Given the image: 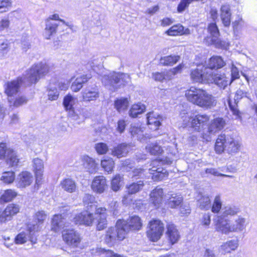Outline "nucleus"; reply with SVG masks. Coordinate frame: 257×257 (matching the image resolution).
<instances>
[{
  "instance_id": "22",
  "label": "nucleus",
  "mask_w": 257,
  "mask_h": 257,
  "mask_svg": "<svg viewBox=\"0 0 257 257\" xmlns=\"http://www.w3.org/2000/svg\"><path fill=\"white\" fill-rule=\"evenodd\" d=\"M144 185L145 184L144 182L141 180L127 185L125 187V188L128 194L124 196L122 202L124 203H127L126 199L128 197V195L135 194L141 191L144 188Z\"/></svg>"
},
{
  "instance_id": "6",
  "label": "nucleus",
  "mask_w": 257,
  "mask_h": 257,
  "mask_svg": "<svg viewBox=\"0 0 257 257\" xmlns=\"http://www.w3.org/2000/svg\"><path fill=\"white\" fill-rule=\"evenodd\" d=\"M149 229L147 231L148 238L152 241H158L164 231V225L159 220H153L149 223Z\"/></svg>"
},
{
  "instance_id": "5",
  "label": "nucleus",
  "mask_w": 257,
  "mask_h": 257,
  "mask_svg": "<svg viewBox=\"0 0 257 257\" xmlns=\"http://www.w3.org/2000/svg\"><path fill=\"white\" fill-rule=\"evenodd\" d=\"M126 234L122 227H118L117 221L114 227L108 228L106 231L104 240L106 244L113 245L117 241L122 240L125 238Z\"/></svg>"
},
{
  "instance_id": "57",
  "label": "nucleus",
  "mask_w": 257,
  "mask_h": 257,
  "mask_svg": "<svg viewBox=\"0 0 257 257\" xmlns=\"http://www.w3.org/2000/svg\"><path fill=\"white\" fill-rule=\"evenodd\" d=\"M9 102H10V106H14L18 107L23 104L26 103L27 102V99L24 96L18 97L16 98L15 101L13 102L10 98L8 99Z\"/></svg>"
},
{
  "instance_id": "31",
  "label": "nucleus",
  "mask_w": 257,
  "mask_h": 257,
  "mask_svg": "<svg viewBox=\"0 0 257 257\" xmlns=\"http://www.w3.org/2000/svg\"><path fill=\"white\" fill-rule=\"evenodd\" d=\"M148 124L151 129L157 130L161 124L162 117L156 113L150 112L147 114Z\"/></svg>"
},
{
  "instance_id": "25",
  "label": "nucleus",
  "mask_w": 257,
  "mask_h": 257,
  "mask_svg": "<svg viewBox=\"0 0 257 257\" xmlns=\"http://www.w3.org/2000/svg\"><path fill=\"white\" fill-rule=\"evenodd\" d=\"M220 17L222 23L225 27H228L230 24L231 13L229 5H223L220 8Z\"/></svg>"
},
{
  "instance_id": "29",
  "label": "nucleus",
  "mask_w": 257,
  "mask_h": 257,
  "mask_svg": "<svg viewBox=\"0 0 257 257\" xmlns=\"http://www.w3.org/2000/svg\"><path fill=\"white\" fill-rule=\"evenodd\" d=\"M225 148L227 152L232 155L238 152L240 145L238 141L228 136L226 138Z\"/></svg>"
},
{
  "instance_id": "12",
  "label": "nucleus",
  "mask_w": 257,
  "mask_h": 257,
  "mask_svg": "<svg viewBox=\"0 0 257 257\" xmlns=\"http://www.w3.org/2000/svg\"><path fill=\"white\" fill-rule=\"evenodd\" d=\"M20 209V206L14 203L9 204L3 211L0 209V222L5 223L11 220L19 212Z\"/></svg>"
},
{
  "instance_id": "23",
  "label": "nucleus",
  "mask_w": 257,
  "mask_h": 257,
  "mask_svg": "<svg viewBox=\"0 0 257 257\" xmlns=\"http://www.w3.org/2000/svg\"><path fill=\"white\" fill-rule=\"evenodd\" d=\"M238 246V241L237 239H231L222 243L219 246L218 251L222 254L230 253L235 250Z\"/></svg>"
},
{
  "instance_id": "1",
  "label": "nucleus",
  "mask_w": 257,
  "mask_h": 257,
  "mask_svg": "<svg viewBox=\"0 0 257 257\" xmlns=\"http://www.w3.org/2000/svg\"><path fill=\"white\" fill-rule=\"evenodd\" d=\"M187 99L199 107L208 108L215 106L216 100L206 90L195 87H191L185 91Z\"/></svg>"
},
{
  "instance_id": "15",
  "label": "nucleus",
  "mask_w": 257,
  "mask_h": 257,
  "mask_svg": "<svg viewBox=\"0 0 257 257\" xmlns=\"http://www.w3.org/2000/svg\"><path fill=\"white\" fill-rule=\"evenodd\" d=\"M108 188L106 180L103 176H96L93 179L91 188L92 190L97 194L103 193Z\"/></svg>"
},
{
  "instance_id": "19",
  "label": "nucleus",
  "mask_w": 257,
  "mask_h": 257,
  "mask_svg": "<svg viewBox=\"0 0 257 257\" xmlns=\"http://www.w3.org/2000/svg\"><path fill=\"white\" fill-rule=\"evenodd\" d=\"M82 100L84 102L94 101L99 98L100 93L97 86L87 87L81 92Z\"/></svg>"
},
{
  "instance_id": "56",
  "label": "nucleus",
  "mask_w": 257,
  "mask_h": 257,
  "mask_svg": "<svg viewBox=\"0 0 257 257\" xmlns=\"http://www.w3.org/2000/svg\"><path fill=\"white\" fill-rule=\"evenodd\" d=\"M107 217H96V229L102 230L106 228L107 225Z\"/></svg>"
},
{
  "instance_id": "41",
  "label": "nucleus",
  "mask_w": 257,
  "mask_h": 257,
  "mask_svg": "<svg viewBox=\"0 0 257 257\" xmlns=\"http://www.w3.org/2000/svg\"><path fill=\"white\" fill-rule=\"evenodd\" d=\"M198 202L199 207L201 209L208 210L211 207L210 199L208 195L201 194Z\"/></svg>"
},
{
  "instance_id": "21",
  "label": "nucleus",
  "mask_w": 257,
  "mask_h": 257,
  "mask_svg": "<svg viewBox=\"0 0 257 257\" xmlns=\"http://www.w3.org/2000/svg\"><path fill=\"white\" fill-rule=\"evenodd\" d=\"M34 172L36 177V183L39 184L43 179L44 172V163L43 161L39 158H35L33 160Z\"/></svg>"
},
{
  "instance_id": "14",
  "label": "nucleus",
  "mask_w": 257,
  "mask_h": 257,
  "mask_svg": "<svg viewBox=\"0 0 257 257\" xmlns=\"http://www.w3.org/2000/svg\"><path fill=\"white\" fill-rule=\"evenodd\" d=\"M33 176L30 172L24 171L21 172L17 176L16 185L18 188H25L32 183Z\"/></svg>"
},
{
  "instance_id": "33",
  "label": "nucleus",
  "mask_w": 257,
  "mask_h": 257,
  "mask_svg": "<svg viewBox=\"0 0 257 257\" xmlns=\"http://www.w3.org/2000/svg\"><path fill=\"white\" fill-rule=\"evenodd\" d=\"M52 230L58 232L65 226V219L61 214L54 215L52 220Z\"/></svg>"
},
{
  "instance_id": "60",
  "label": "nucleus",
  "mask_w": 257,
  "mask_h": 257,
  "mask_svg": "<svg viewBox=\"0 0 257 257\" xmlns=\"http://www.w3.org/2000/svg\"><path fill=\"white\" fill-rule=\"evenodd\" d=\"M210 43L215 45L218 48H224L227 46V43L225 41H221L218 38H211Z\"/></svg>"
},
{
  "instance_id": "55",
  "label": "nucleus",
  "mask_w": 257,
  "mask_h": 257,
  "mask_svg": "<svg viewBox=\"0 0 257 257\" xmlns=\"http://www.w3.org/2000/svg\"><path fill=\"white\" fill-rule=\"evenodd\" d=\"M47 214L43 210H40L35 213L34 219L39 224H42L47 217Z\"/></svg>"
},
{
  "instance_id": "64",
  "label": "nucleus",
  "mask_w": 257,
  "mask_h": 257,
  "mask_svg": "<svg viewBox=\"0 0 257 257\" xmlns=\"http://www.w3.org/2000/svg\"><path fill=\"white\" fill-rule=\"evenodd\" d=\"M95 197L91 194H85L82 198L83 202L84 205H89L95 202Z\"/></svg>"
},
{
  "instance_id": "10",
  "label": "nucleus",
  "mask_w": 257,
  "mask_h": 257,
  "mask_svg": "<svg viewBox=\"0 0 257 257\" xmlns=\"http://www.w3.org/2000/svg\"><path fill=\"white\" fill-rule=\"evenodd\" d=\"M117 225L119 227H122L126 234L131 230H139L142 226V223L141 218L139 216H133L131 217L127 221L118 220Z\"/></svg>"
},
{
  "instance_id": "35",
  "label": "nucleus",
  "mask_w": 257,
  "mask_h": 257,
  "mask_svg": "<svg viewBox=\"0 0 257 257\" xmlns=\"http://www.w3.org/2000/svg\"><path fill=\"white\" fill-rule=\"evenodd\" d=\"M128 152L127 145L125 144H121L111 150V155L120 158L125 157Z\"/></svg>"
},
{
  "instance_id": "36",
  "label": "nucleus",
  "mask_w": 257,
  "mask_h": 257,
  "mask_svg": "<svg viewBox=\"0 0 257 257\" xmlns=\"http://www.w3.org/2000/svg\"><path fill=\"white\" fill-rule=\"evenodd\" d=\"M226 138L224 135H221L217 138L215 145V151L217 154H221L224 151L226 145Z\"/></svg>"
},
{
  "instance_id": "11",
  "label": "nucleus",
  "mask_w": 257,
  "mask_h": 257,
  "mask_svg": "<svg viewBox=\"0 0 257 257\" xmlns=\"http://www.w3.org/2000/svg\"><path fill=\"white\" fill-rule=\"evenodd\" d=\"M62 237L65 243L72 247H78L81 240L79 233L74 229H64Z\"/></svg>"
},
{
  "instance_id": "59",
  "label": "nucleus",
  "mask_w": 257,
  "mask_h": 257,
  "mask_svg": "<svg viewBox=\"0 0 257 257\" xmlns=\"http://www.w3.org/2000/svg\"><path fill=\"white\" fill-rule=\"evenodd\" d=\"M152 77L155 81H162L166 77L169 79H171L169 74L167 75V72L163 73H153L152 74Z\"/></svg>"
},
{
  "instance_id": "9",
  "label": "nucleus",
  "mask_w": 257,
  "mask_h": 257,
  "mask_svg": "<svg viewBox=\"0 0 257 257\" xmlns=\"http://www.w3.org/2000/svg\"><path fill=\"white\" fill-rule=\"evenodd\" d=\"M225 124V121L222 118H216L213 119L208 126L207 133L203 132L201 134V137L206 141H210L211 140V135H214L221 130Z\"/></svg>"
},
{
  "instance_id": "20",
  "label": "nucleus",
  "mask_w": 257,
  "mask_h": 257,
  "mask_svg": "<svg viewBox=\"0 0 257 257\" xmlns=\"http://www.w3.org/2000/svg\"><path fill=\"white\" fill-rule=\"evenodd\" d=\"M209 119V116L207 114H197L192 119L191 126L195 131L200 132Z\"/></svg>"
},
{
  "instance_id": "61",
  "label": "nucleus",
  "mask_w": 257,
  "mask_h": 257,
  "mask_svg": "<svg viewBox=\"0 0 257 257\" xmlns=\"http://www.w3.org/2000/svg\"><path fill=\"white\" fill-rule=\"evenodd\" d=\"M28 237L26 233L22 232L18 234L15 239V241L16 244H23L26 242Z\"/></svg>"
},
{
  "instance_id": "45",
  "label": "nucleus",
  "mask_w": 257,
  "mask_h": 257,
  "mask_svg": "<svg viewBox=\"0 0 257 257\" xmlns=\"http://www.w3.org/2000/svg\"><path fill=\"white\" fill-rule=\"evenodd\" d=\"M123 181V176L119 174L114 176L111 181V188L115 192L118 191L121 186V182Z\"/></svg>"
},
{
  "instance_id": "46",
  "label": "nucleus",
  "mask_w": 257,
  "mask_h": 257,
  "mask_svg": "<svg viewBox=\"0 0 257 257\" xmlns=\"http://www.w3.org/2000/svg\"><path fill=\"white\" fill-rule=\"evenodd\" d=\"M100 165L106 172L110 173L113 171L114 162L112 158H108L101 160Z\"/></svg>"
},
{
  "instance_id": "39",
  "label": "nucleus",
  "mask_w": 257,
  "mask_h": 257,
  "mask_svg": "<svg viewBox=\"0 0 257 257\" xmlns=\"http://www.w3.org/2000/svg\"><path fill=\"white\" fill-rule=\"evenodd\" d=\"M145 109V105L142 103L134 104L129 111V115L132 117H136L138 114L142 113Z\"/></svg>"
},
{
  "instance_id": "40",
  "label": "nucleus",
  "mask_w": 257,
  "mask_h": 257,
  "mask_svg": "<svg viewBox=\"0 0 257 257\" xmlns=\"http://www.w3.org/2000/svg\"><path fill=\"white\" fill-rule=\"evenodd\" d=\"M243 24L244 22L241 18L234 21L232 23L233 34L236 39L239 37L241 34Z\"/></svg>"
},
{
  "instance_id": "43",
  "label": "nucleus",
  "mask_w": 257,
  "mask_h": 257,
  "mask_svg": "<svg viewBox=\"0 0 257 257\" xmlns=\"http://www.w3.org/2000/svg\"><path fill=\"white\" fill-rule=\"evenodd\" d=\"M128 100L126 98H120L114 102L115 107L119 112L125 110L128 106Z\"/></svg>"
},
{
  "instance_id": "48",
  "label": "nucleus",
  "mask_w": 257,
  "mask_h": 257,
  "mask_svg": "<svg viewBox=\"0 0 257 257\" xmlns=\"http://www.w3.org/2000/svg\"><path fill=\"white\" fill-rule=\"evenodd\" d=\"M182 31L183 26L178 24L171 27L168 30L166 31L165 33L171 36L182 35Z\"/></svg>"
},
{
  "instance_id": "47",
  "label": "nucleus",
  "mask_w": 257,
  "mask_h": 257,
  "mask_svg": "<svg viewBox=\"0 0 257 257\" xmlns=\"http://www.w3.org/2000/svg\"><path fill=\"white\" fill-rule=\"evenodd\" d=\"M17 193L13 190L8 189L2 194L1 199L4 202H9L12 200L16 196Z\"/></svg>"
},
{
  "instance_id": "38",
  "label": "nucleus",
  "mask_w": 257,
  "mask_h": 257,
  "mask_svg": "<svg viewBox=\"0 0 257 257\" xmlns=\"http://www.w3.org/2000/svg\"><path fill=\"white\" fill-rule=\"evenodd\" d=\"M58 25L47 20L45 29L44 36L47 39H49L51 36L56 32Z\"/></svg>"
},
{
  "instance_id": "26",
  "label": "nucleus",
  "mask_w": 257,
  "mask_h": 257,
  "mask_svg": "<svg viewBox=\"0 0 257 257\" xmlns=\"http://www.w3.org/2000/svg\"><path fill=\"white\" fill-rule=\"evenodd\" d=\"M167 204L170 208H175L181 205L183 197L176 193H168L167 195Z\"/></svg>"
},
{
  "instance_id": "32",
  "label": "nucleus",
  "mask_w": 257,
  "mask_h": 257,
  "mask_svg": "<svg viewBox=\"0 0 257 257\" xmlns=\"http://www.w3.org/2000/svg\"><path fill=\"white\" fill-rule=\"evenodd\" d=\"M225 65V63L220 56H213L209 60L206 66L211 71L213 69H217L223 67Z\"/></svg>"
},
{
  "instance_id": "27",
  "label": "nucleus",
  "mask_w": 257,
  "mask_h": 257,
  "mask_svg": "<svg viewBox=\"0 0 257 257\" xmlns=\"http://www.w3.org/2000/svg\"><path fill=\"white\" fill-rule=\"evenodd\" d=\"M167 237L172 244L176 243L180 238L179 233L176 226L173 224H169L167 226Z\"/></svg>"
},
{
  "instance_id": "34",
  "label": "nucleus",
  "mask_w": 257,
  "mask_h": 257,
  "mask_svg": "<svg viewBox=\"0 0 257 257\" xmlns=\"http://www.w3.org/2000/svg\"><path fill=\"white\" fill-rule=\"evenodd\" d=\"M60 186L64 191L68 193H73L76 190L75 182L70 178L63 179L60 183Z\"/></svg>"
},
{
  "instance_id": "62",
  "label": "nucleus",
  "mask_w": 257,
  "mask_h": 257,
  "mask_svg": "<svg viewBox=\"0 0 257 257\" xmlns=\"http://www.w3.org/2000/svg\"><path fill=\"white\" fill-rule=\"evenodd\" d=\"M181 119L183 121L182 126L185 127L188 126L190 123L191 124L193 118L192 117L190 114L188 113H183L181 114Z\"/></svg>"
},
{
  "instance_id": "42",
  "label": "nucleus",
  "mask_w": 257,
  "mask_h": 257,
  "mask_svg": "<svg viewBox=\"0 0 257 257\" xmlns=\"http://www.w3.org/2000/svg\"><path fill=\"white\" fill-rule=\"evenodd\" d=\"M240 211L238 208L234 206H227L223 209V211L221 216L223 218L228 216H232L237 215Z\"/></svg>"
},
{
  "instance_id": "30",
  "label": "nucleus",
  "mask_w": 257,
  "mask_h": 257,
  "mask_svg": "<svg viewBox=\"0 0 257 257\" xmlns=\"http://www.w3.org/2000/svg\"><path fill=\"white\" fill-rule=\"evenodd\" d=\"M82 161L84 167L89 173L93 174L97 172V164L93 158L84 156L82 158Z\"/></svg>"
},
{
  "instance_id": "37",
  "label": "nucleus",
  "mask_w": 257,
  "mask_h": 257,
  "mask_svg": "<svg viewBox=\"0 0 257 257\" xmlns=\"http://www.w3.org/2000/svg\"><path fill=\"white\" fill-rule=\"evenodd\" d=\"M179 55H169L162 57L160 60V63L163 66H172L176 64L180 59Z\"/></svg>"
},
{
  "instance_id": "8",
  "label": "nucleus",
  "mask_w": 257,
  "mask_h": 257,
  "mask_svg": "<svg viewBox=\"0 0 257 257\" xmlns=\"http://www.w3.org/2000/svg\"><path fill=\"white\" fill-rule=\"evenodd\" d=\"M23 83L28 85L26 79H24V75L18 77L16 80L7 82L4 85L5 93L8 97L14 96L19 91Z\"/></svg>"
},
{
  "instance_id": "16",
  "label": "nucleus",
  "mask_w": 257,
  "mask_h": 257,
  "mask_svg": "<svg viewBox=\"0 0 257 257\" xmlns=\"http://www.w3.org/2000/svg\"><path fill=\"white\" fill-rule=\"evenodd\" d=\"M209 77L212 80L208 81V83H214L222 89H224L228 84H231L229 78L227 77L224 73H214L213 71H211Z\"/></svg>"
},
{
  "instance_id": "44",
  "label": "nucleus",
  "mask_w": 257,
  "mask_h": 257,
  "mask_svg": "<svg viewBox=\"0 0 257 257\" xmlns=\"http://www.w3.org/2000/svg\"><path fill=\"white\" fill-rule=\"evenodd\" d=\"M76 98L70 94H68L63 99V104L66 110L73 108Z\"/></svg>"
},
{
  "instance_id": "52",
  "label": "nucleus",
  "mask_w": 257,
  "mask_h": 257,
  "mask_svg": "<svg viewBox=\"0 0 257 257\" xmlns=\"http://www.w3.org/2000/svg\"><path fill=\"white\" fill-rule=\"evenodd\" d=\"M143 132L142 128L136 125H132L130 128L131 135L138 139H141L143 136Z\"/></svg>"
},
{
  "instance_id": "49",
  "label": "nucleus",
  "mask_w": 257,
  "mask_h": 257,
  "mask_svg": "<svg viewBox=\"0 0 257 257\" xmlns=\"http://www.w3.org/2000/svg\"><path fill=\"white\" fill-rule=\"evenodd\" d=\"M146 148L148 152L153 155H159L163 152V149L161 146L156 144H149Z\"/></svg>"
},
{
  "instance_id": "3",
  "label": "nucleus",
  "mask_w": 257,
  "mask_h": 257,
  "mask_svg": "<svg viewBox=\"0 0 257 257\" xmlns=\"http://www.w3.org/2000/svg\"><path fill=\"white\" fill-rule=\"evenodd\" d=\"M49 71L48 65L44 63H39L33 65L26 72L24 79H26L28 85L36 83L41 77L46 75Z\"/></svg>"
},
{
  "instance_id": "58",
  "label": "nucleus",
  "mask_w": 257,
  "mask_h": 257,
  "mask_svg": "<svg viewBox=\"0 0 257 257\" xmlns=\"http://www.w3.org/2000/svg\"><path fill=\"white\" fill-rule=\"evenodd\" d=\"M95 149L97 153L99 155L106 154L108 150L107 145L103 143H99L95 144Z\"/></svg>"
},
{
  "instance_id": "54",
  "label": "nucleus",
  "mask_w": 257,
  "mask_h": 257,
  "mask_svg": "<svg viewBox=\"0 0 257 257\" xmlns=\"http://www.w3.org/2000/svg\"><path fill=\"white\" fill-rule=\"evenodd\" d=\"M208 31L210 33L211 38H216L219 36L218 27L214 23H211L208 25Z\"/></svg>"
},
{
  "instance_id": "13",
  "label": "nucleus",
  "mask_w": 257,
  "mask_h": 257,
  "mask_svg": "<svg viewBox=\"0 0 257 257\" xmlns=\"http://www.w3.org/2000/svg\"><path fill=\"white\" fill-rule=\"evenodd\" d=\"M73 220L76 224L91 226L94 220V217L92 213L85 210L76 214Z\"/></svg>"
},
{
  "instance_id": "51",
  "label": "nucleus",
  "mask_w": 257,
  "mask_h": 257,
  "mask_svg": "<svg viewBox=\"0 0 257 257\" xmlns=\"http://www.w3.org/2000/svg\"><path fill=\"white\" fill-rule=\"evenodd\" d=\"M222 205L220 196L219 195L216 196L211 206V211L214 213H218L222 207Z\"/></svg>"
},
{
  "instance_id": "63",
  "label": "nucleus",
  "mask_w": 257,
  "mask_h": 257,
  "mask_svg": "<svg viewBox=\"0 0 257 257\" xmlns=\"http://www.w3.org/2000/svg\"><path fill=\"white\" fill-rule=\"evenodd\" d=\"M12 6L11 0H3L0 1V12L8 11Z\"/></svg>"
},
{
  "instance_id": "2",
  "label": "nucleus",
  "mask_w": 257,
  "mask_h": 257,
  "mask_svg": "<svg viewBox=\"0 0 257 257\" xmlns=\"http://www.w3.org/2000/svg\"><path fill=\"white\" fill-rule=\"evenodd\" d=\"M246 219L239 216L233 222L222 217H217L214 220L215 230L223 234L228 235L232 232H240L245 229Z\"/></svg>"
},
{
  "instance_id": "50",
  "label": "nucleus",
  "mask_w": 257,
  "mask_h": 257,
  "mask_svg": "<svg viewBox=\"0 0 257 257\" xmlns=\"http://www.w3.org/2000/svg\"><path fill=\"white\" fill-rule=\"evenodd\" d=\"M15 178V172L13 171H8L3 173L1 180L7 184L13 183Z\"/></svg>"
},
{
  "instance_id": "18",
  "label": "nucleus",
  "mask_w": 257,
  "mask_h": 257,
  "mask_svg": "<svg viewBox=\"0 0 257 257\" xmlns=\"http://www.w3.org/2000/svg\"><path fill=\"white\" fill-rule=\"evenodd\" d=\"M163 196V189L157 186L151 192L150 201L156 208H159L162 204Z\"/></svg>"
},
{
  "instance_id": "28",
  "label": "nucleus",
  "mask_w": 257,
  "mask_h": 257,
  "mask_svg": "<svg viewBox=\"0 0 257 257\" xmlns=\"http://www.w3.org/2000/svg\"><path fill=\"white\" fill-rule=\"evenodd\" d=\"M6 162L11 167H17L20 161V158L17 153L12 149L9 148L6 157Z\"/></svg>"
},
{
  "instance_id": "7",
  "label": "nucleus",
  "mask_w": 257,
  "mask_h": 257,
  "mask_svg": "<svg viewBox=\"0 0 257 257\" xmlns=\"http://www.w3.org/2000/svg\"><path fill=\"white\" fill-rule=\"evenodd\" d=\"M211 74V70L208 68L203 66L200 68L198 67V68L192 70L190 76L191 79L195 82L208 83V81L212 80L209 77Z\"/></svg>"
},
{
  "instance_id": "17",
  "label": "nucleus",
  "mask_w": 257,
  "mask_h": 257,
  "mask_svg": "<svg viewBox=\"0 0 257 257\" xmlns=\"http://www.w3.org/2000/svg\"><path fill=\"white\" fill-rule=\"evenodd\" d=\"M159 163V162L157 160L153 161L152 163V167L149 169L150 173L153 175L152 179L155 181L163 180L168 175L166 170L156 166V165L158 166Z\"/></svg>"
},
{
  "instance_id": "4",
  "label": "nucleus",
  "mask_w": 257,
  "mask_h": 257,
  "mask_svg": "<svg viewBox=\"0 0 257 257\" xmlns=\"http://www.w3.org/2000/svg\"><path fill=\"white\" fill-rule=\"evenodd\" d=\"M124 82L123 85L130 81V76L126 74H122L112 72L108 74H105L102 76V83L108 89L115 90L117 88L116 85L118 84L120 81Z\"/></svg>"
},
{
  "instance_id": "53",
  "label": "nucleus",
  "mask_w": 257,
  "mask_h": 257,
  "mask_svg": "<svg viewBox=\"0 0 257 257\" xmlns=\"http://www.w3.org/2000/svg\"><path fill=\"white\" fill-rule=\"evenodd\" d=\"M59 95L57 88L54 85H50L48 92V99L50 100L57 99Z\"/></svg>"
},
{
  "instance_id": "24",
  "label": "nucleus",
  "mask_w": 257,
  "mask_h": 257,
  "mask_svg": "<svg viewBox=\"0 0 257 257\" xmlns=\"http://www.w3.org/2000/svg\"><path fill=\"white\" fill-rule=\"evenodd\" d=\"M91 78L90 75H83L77 77L72 83L71 89L73 92L79 91L83 87V84L86 83Z\"/></svg>"
}]
</instances>
